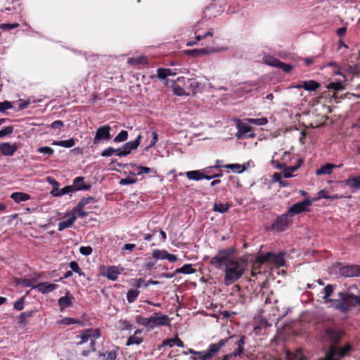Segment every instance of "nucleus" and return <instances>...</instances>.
Segmentation results:
<instances>
[{
	"instance_id": "1",
	"label": "nucleus",
	"mask_w": 360,
	"mask_h": 360,
	"mask_svg": "<svg viewBox=\"0 0 360 360\" xmlns=\"http://www.w3.org/2000/svg\"><path fill=\"white\" fill-rule=\"evenodd\" d=\"M210 264L224 272V283L229 285L244 274L247 267V262L241 257H233L229 250H219L211 259Z\"/></svg>"
},
{
	"instance_id": "2",
	"label": "nucleus",
	"mask_w": 360,
	"mask_h": 360,
	"mask_svg": "<svg viewBox=\"0 0 360 360\" xmlns=\"http://www.w3.org/2000/svg\"><path fill=\"white\" fill-rule=\"evenodd\" d=\"M343 332L332 328H326L324 332L323 339L330 343V350L323 360H339L340 358L347 355L351 350L350 345L347 344L343 347L336 345L343 335Z\"/></svg>"
},
{
	"instance_id": "3",
	"label": "nucleus",
	"mask_w": 360,
	"mask_h": 360,
	"mask_svg": "<svg viewBox=\"0 0 360 360\" xmlns=\"http://www.w3.org/2000/svg\"><path fill=\"white\" fill-rule=\"evenodd\" d=\"M356 306H360V296L349 292H339L338 298L331 300V307L343 314L348 313Z\"/></svg>"
},
{
	"instance_id": "4",
	"label": "nucleus",
	"mask_w": 360,
	"mask_h": 360,
	"mask_svg": "<svg viewBox=\"0 0 360 360\" xmlns=\"http://www.w3.org/2000/svg\"><path fill=\"white\" fill-rule=\"evenodd\" d=\"M101 335V333L99 328H88L80 331L79 334L76 336V338L79 340L77 344L78 345H82L89 342L91 347V349L83 350L81 354L82 356H86L90 353L96 351V340L99 338Z\"/></svg>"
},
{
	"instance_id": "5",
	"label": "nucleus",
	"mask_w": 360,
	"mask_h": 360,
	"mask_svg": "<svg viewBox=\"0 0 360 360\" xmlns=\"http://www.w3.org/2000/svg\"><path fill=\"white\" fill-rule=\"evenodd\" d=\"M136 323L148 328H154L157 326H167L169 323V319L167 315L160 313H153L148 318L137 316Z\"/></svg>"
},
{
	"instance_id": "6",
	"label": "nucleus",
	"mask_w": 360,
	"mask_h": 360,
	"mask_svg": "<svg viewBox=\"0 0 360 360\" xmlns=\"http://www.w3.org/2000/svg\"><path fill=\"white\" fill-rule=\"evenodd\" d=\"M285 252H280L278 254L273 252H268L259 257V260L262 263L270 262L277 267L283 266L285 265L284 255Z\"/></svg>"
},
{
	"instance_id": "7",
	"label": "nucleus",
	"mask_w": 360,
	"mask_h": 360,
	"mask_svg": "<svg viewBox=\"0 0 360 360\" xmlns=\"http://www.w3.org/2000/svg\"><path fill=\"white\" fill-rule=\"evenodd\" d=\"M226 342V340H221L218 343L210 345L207 350L202 351L199 353V359L207 360L211 359L219 352L220 348L225 345Z\"/></svg>"
},
{
	"instance_id": "8",
	"label": "nucleus",
	"mask_w": 360,
	"mask_h": 360,
	"mask_svg": "<svg viewBox=\"0 0 360 360\" xmlns=\"http://www.w3.org/2000/svg\"><path fill=\"white\" fill-rule=\"evenodd\" d=\"M110 129L111 127L109 125H104L98 127L94 138V143L98 144L101 141H108L110 139Z\"/></svg>"
},
{
	"instance_id": "9",
	"label": "nucleus",
	"mask_w": 360,
	"mask_h": 360,
	"mask_svg": "<svg viewBox=\"0 0 360 360\" xmlns=\"http://www.w3.org/2000/svg\"><path fill=\"white\" fill-rule=\"evenodd\" d=\"M311 205V200L309 199H305L303 201L298 202L294 205H292L288 209V213L290 216H294L295 214H300L302 212L306 211L307 207Z\"/></svg>"
},
{
	"instance_id": "10",
	"label": "nucleus",
	"mask_w": 360,
	"mask_h": 360,
	"mask_svg": "<svg viewBox=\"0 0 360 360\" xmlns=\"http://www.w3.org/2000/svg\"><path fill=\"white\" fill-rule=\"evenodd\" d=\"M289 217L288 213L281 215L272 224V228L278 231H284L290 223Z\"/></svg>"
},
{
	"instance_id": "11",
	"label": "nucleus",
	"mask_w": 360,
	"mask_h": 360,
	"mask_svg": "<svg viewBox=\"0 0 360 360\" xmlns=\"http://www.w3.org/2000/svg\"><path fill=\"white\" fill-rule=\"evenodd\" d=\"M340 274L344 277L360 276V266L357 265H347L340 269Z\"/></svg>"
},
{
	"instance_id": "12",
	"label": "nucleus",
	"mask_w": 360,
	"mask_h": 360,
	"mask_svg": "<svg viewBox=\"0 0 360 360\" xmlns=\"http://www.w3.org/2000/svg\"><path fill=\"white\" fill-rule=\"evenodd\" d=\"M141 139L142 136L139 134L135 140L125 143L122 147L123 153H120V157L127 156L131 150L136 149L140 144Z\"/></svg>"
},
{
	"instance_id": "13",
	"label": "nucleus",
	"mask_w": 360,
	"mask_h": 360,
	"mask_svg": "<svg viewBox=\"0 0 360 360\" xmlns=\"http://www.w3.org/2000/svg\"><path fill=\"white\" fill-rule=\"evenodd\" d=\"M238 133L236 134V137L238 139H242L245 137H254V135L250 133L252 131V127L242 122H238L237 124Z\"/></svg>"
},
{
	"instance_id": "14",
	"label": "nucleus",
	"mask_w": 360,
	"mask_h": 360,
	"mask_svg": "<svg viewBox=\"0 0 360 360\" xmlns=\"http://www.w3.org/2000/svg\"><path fill=\"white\" fill-rule=\"evenodd\" d=\"M237 345V349L230 354L224 356L223 360H229L233 356H240L244 350L245 337L240 336L235 343Z\"/></svg>"
},
{
	"instance_id": "15",
	"label": "nucleus",
	"mask_w": 360,
	"mask_h": 360,
	"mask_svg": "<svg viewBox=\"0 0 360 360\" xmlns=\"http://www.w3.org/2000/svg\"><path fill=\"white\" fill-rule=\"evenodd\" d=\"M36 289L42 294H47L56 290L58 287L55 283H50L48 282H44L37 284L35 286Z\"/></svg>"
},
{
	"instance_id": "16",
	"label": "nucleus",
	"mask_w": 360,
	"mask_h": 360,
	"mask_svg": "<svg viewBox=\"0 0 360 360\" xmlns=\"http://www.w3.org/2000/svg\"><path fill=\"white\" fill-rule=\"evenodd\" d=\"M121 271L119 268L115 266H108L103 271V276L111 281L117 280Z\"/></svg>"
},
{
	"instance_id": "17",
	"label": "nucleus",
	"mask_w": 360,
	"mask_h": 360,
	"mask_svg": "<svg viewBox=\"0 0 360 360\" xmlns=\"http://www.w3.org/2000/svg\"><path fill=\"white\" fill-rule=\"evenodd\" d=\"M17 150V146L14 144L6 142L0 144V153L6 156H12Z\"/></svg>"
},
{
	"instance_id": "18",
	"label": "nucleus",
	"mask_w": 360,
	"mask_h": 360,
	"mask_svg": "<svg viewBox=\"0 0 360 360\" xmlns=\"http://www.w3.org/2000/svg\"><path fill=\"white\" fill-rule=\"evenodd\" d=\"M278 155V153H275V154L273 156V158L276 159V160H274V162H276V167L281 169L286 166L288 161L290 159V153L288 151H284L283 153V155L281 158L282 162H281V163L278 162V158H277Z\"/></svg>"
},
{
	"instance_id": "19",
	"label": "nucleus",
	"mask_w": 360,
	"mask_h": 360,
	"mask_svg": "<svg viewBox=\"0 0 360 360\" xmlns=\"http://www.w3.org/2000/svg\"><path fill=\"white\" fill-rule=\"evenodd\" d=\"M184 85L186 86V89L188 90V92H189V94H195L201 86V84L195 79H187Z\"/></svg>"
},
{
	"instance_id": "20",
	"label": "nucleus",
	"mask_w": 360,
	"mask_h": 360,
	"mask_svg": "<svg viewBox=\"0 0 360 360\" xmlns=\"http://www.w3.org/2000/svg\"><path fill=\"white\" fill-rule=\"evenodd\" d=\"M75 191H88L91 188L90 185H85L84 183V177L77 176L73 181V186H72Z\"/></svg>"
},
{
	"instance_id": "21",
	"label": "nucleus",
	"mask_w": 360,
	"mask_h": 360,
	"mask_svg": "<svg viewBox=\"0 0 360 360\" xmlns=\"http://www.w3.org/2000/svg\"><path fill=\"white\" fill-rule=\"evenodd\" d=\"M75 191L74 188L72 186H65L64 188L60 189L58 188L54 187L51 191V194L53 196H62L65 194H69Z\"/></svg>"
},
{
	"instance_id": "22",
	"label": "nucleus",
	"mask_w": 360,
	"mask_h": 360,
	"mask_svg": "<svg viewBox=\"0 0 360 360\" xmlns=\"http://www.w3.org/2000/svg\"><path fill=\"white\" fill-rule=\"evenodd\" d=\"M335 167V165L330 163L326 164L321 166L319 169H316V174L317 176L330 174L332 173L333 169Z\"/></svg>"
},
{
	"instance_id": "23",
	"label": "nucleus",
	"mask_w": 360,
	"mask_h": 360,
	"mask_svg": "<svg viewBox=\"0 0 360 360\" xmlns=\"http://www.w3.org/2000/svg\"><path fill=\"white\" fill-rule=\"evenodd\" d=\"M11 198L15 202L19 203L30 200V196L25 193L15 192L11 195Z\"/></svg>"
},
{
	"instance_id": "24",
	"label": "nucleus",
	"mask_w": 360,
	"mask_h": 360,
	"mask_svg": "<svg viewBox=\"0 0 360 360\" xmlns=\"http://www.w3.org/2000/svg\"><path fill=\"white\" fill-rule=\"evenodd\" d=\"M76 219L77 215H71L68 219L59 222L58 224V231H61L65 229L71 227Z\"/></svg>"
},
{
	"instance_id": "25",
	"label": "nucleus",
	"mask_w": 360,
	"mask_h": 360,
	"mask_svg": "<svg viewBox=\"0 0 360 360\" xmlns=\"http://www.w3.org/2000/svg\"><path fill=\"white\" fill-rule=\"evenodd\" d=\"M141 330H136L134 335H131L128 340H127V345H140L142 341H143V339L142 338L138 336V335L141 334Z\"/></svg>"
},
{
	"instance_id": "26",
	"label": "nucleus",
	"mask_w": 360,
	"mask_h": 360,
	"mask_svg": "<svg viewBox=\"0 0 360 360\" xmlns=\"http://www.w3.org/2000/svg\"><path fill=\"white\" fill-rule=\"evenodd\" d=\"M302 86L306 91H316L317 89H319L320 86V84H319V83H318L314 80H309V81L302 82Z\"/></svg>"
},
{
	"instance_id": "27",
	"label": "nucleus",
	"mask_w": 360,
	"mask_h": 360,
	"mask_svg": "<svg viewBox=\"0 0 360 360\" xmlns=\"http://www.w3.org/2000/svg\"><path fill=\"white\" fill-rule=\"evenodd\" d=\"M345 182L351 188L355 190L360 188V176L349 178Z\"/></svg>"
},
{
	"instance_id": "28",
	"label": "nucleus",
	"mask_w": 360,
	"mask_h": 360,
	"mask_svg": "<svg viewBox=\"0 0 360 360\" xmlns=\"http://www.w3.org/2000/svg\"><path fill=\"white\" fill-rule=\"evenodd\" d=\"M186 176L190 180L200 181L202 179V170H193L185 173Z\"/></svg>"
},
{
	"instance_id": "29",
	"label": "nucleus",
	"mask_w": 360,
	"mask_h": 360,
	"mask_svg": "<svg viewBox=\"0 0 360 360\" xmlns=\"http://www.w3.org/2000/svg\"><path fill=\"white\" fill-rule=\"evenodd\" d=\"M285 358L287 360H307L300 350H297L295 353L287 352Z\"/></svg>"
},
{
	"instance_id": "30",
	"label": "nucleus",
	"mask_w": 360,
	"mask_h": 360,
	"mask_svg": "<svg viewBox=\"0 0 360 360\" xmlns=\"http://www.w3.org/2000/svg\"><path fill=\"white\" fill-rule=\"evenodd\" d=\"M136 174L137 175H141L143 174H149L151 176H155L157 175V172L153 168L139 166L137 169Z\"/></svg>"
},
{
	"instance_id": "31",
	"label": "nucleus",
	"mask_w": 360,
	"mask_h": 360,
	"mask_svg": "<svg viewBox=\"0 0 360 360\" xmlns=\"http://www.w3.org/2000/svg\"><path fill=\"white\" fill-rule=\"evenodd\" d=\"M53 146H58L64 148H71L75 145V141L73 139H70L65 141H54L52 143Z\"/></svg>"
},
{
	"instance_id": "32",
	"label": "nucleus",
	"mask_w": 360,
	"mask_h": 360,
	"mask_svg": "<svg viewBox=\"0 0 360 360\" xmlns=\"http://www.w3.org/2000/svg\"><path fill=\"white\" fill-rule=\"evenodd\" d=\"M231 207V205L223 202H215L213 207V210L219 213L226 212Z\"/></svg>"
},
{
	"instance_id": "33",
	"label": "nucleus",
	"mask_w": 360,
	"mask_h": 360,
	"mask_svg": "<svg viewBox=\"0 0 360 360\" xmlns=\"http://www.w3.org/2000/svg\"><path fill=\"white\" fill-rule=\"evenodd\" d=\"M172 91L175 95L179 96L189 95V92L187 91L186 87L183 88L176 84H173Z\"/></svg>"
},
{
	"instance_id": "34",
	"label": "nucleus",
	"mask_w": 360,
	"mask_h": 360,
	"mask_svg": "<svg viewBox=\"0 0 360 360\" xmlns=\"http://www.w3.org/2000/svg\"><path fill=\"white\" fill-rule=\"evenodd\" d=\"M195 272V270L192 267V264H184L181 268L176 269L175 270V274H191Z\"/></svg>"
},
{
	"instance_id": "35",
	"label": "nucleus",
	"mask_w": 360,
	"mask_h": 360,
	"mask_svg": "<svg viewBox=\"0 0 360 360\" xmlns=\"http://www.w3.org/2000/svg\"><path fill=\"white\" fill-rule=\"evenodd\" d=\"M323 290H324L325 295L323 298L325 302H326V303L330 302L331 304V300H334V299H330L329 297L333 292V290H334L333 286L330 284H328L324 288Z\"/></svg>"
},
{
	"instance_id": "36",
	"label": "nucleus",
	"mask_w": 360,
	"mask_h": 360,
	"mask_svg": "<svg viewBox=\"0 0 360 360\" xmlns=\"http://www.w3.org/2000/svg\"><path fill=\"white\" fill-rule=\"evenodd\" d=\"M217 51L218 50H216L212 48H204V49H194V50L191 51L190 52L192 53L193 56H198V55H204V54L214 53Z\"/></svg>"
},
{
	"instance_id": "37",
	"label": "nucleus",
	"mask_w": 360,
	"mask_h": 360,
	"mask_svg": "<svg viewBox=\"0 0 360 360\" xmlns=\"http://www.w3.org/2000/svg\"><path fill=\"white\" fill-rule=\"evenodd\" d=\"M225 168L230 169L233 172L242 173L245 170V167L240 164H229L224 166Z\"/></svg>"
},
{
	"instance_id": "38",
	"label": "nucleus",
	"mask_w": 360,
	"mask_h": 360,
	"mask_svg": "<svg viewBox=\"0 0 360 360\" xmlns=\"http://www.w3.org/2000/svg\"><path fill=\"white\" fill-rule=\"evenodd\" d=\"M168 252L165 250H154L152 256L156 259H166Z\"/></svg>"
},
{
	"instance_id": "39",
	"label": "nucleus",
	"mask_w": 360,
	"mask_h": 360,
	"mask_svg": "<svg viewBox=\"0 0 360 360\" xmlns=\"http://www.w3.org/2000/svg\"><path fill=\"white\" fill-rule=\"evenodd\" d=\"M72 304L71 299L68 296H63L58 299V305L60 309L69 307Z\"/></svg>"
},
{
	"instance_id": "40",
	"label": "nucleus",
	"mask_w": 360,
	"mask_h": 360,
	"mask_svg": "<svg viewBox=\"0 0 360 360\" xmlns=\"http://www.w3.org/2000/svg\"><path fill=\"white\" fill-rule=\"evenodd\" d=\"M139 295L138 290L131 289L127 293V299L129 303L134 302Z\"/></svg>"
},
{
	"instance_id": "41",
	"label": "nucleus",
	"mask_w": 360,
	"mask_h": 360,
	"mask_svg": "<svg viewBox=\"0 0 360 360\" xmlns=\"http://www.w3.org/2000/svg\"><path fill=\"white\" fill-rule=\"evenodd\" d=\"M79 207V204H77L72 210V215L77 214L78 217H80L82 218H84L88 215V213L84 211V207H82L81 208Z\"/></svg>"
},
{
	"instance_id": "42",
	"label": "nucleus",
	"mask_w": 360,
	"mask_h": 360,
	"mask_svg": "<svg viewBox=\"0 0 360 360\" xmlns=\"http://www.w3.org/2000/svg\"><path fill=\"white\" fill-rule=\"evenodd\" d=\"M128 138V132L125 130H122L113 139L115 143H121L125 141Z\"/></svg>"
},
{
	"instance_id": "43",
	"label": "nucleus",
	"mask_w": 360,
	"mask_h": 360,
	"mask_svg": "<svg viewBox=\"0 0 360 360\" xmlns=\"http://www.w3.org/2000/svg\"><path fill=\"white\" fill-rule=\"evenodd\" d=\"M20 284L25 287H30L32 289H36V279H21L19 282Z\"/></svg>"
},
{
	"instance_id": "44",
	"label": "nucleus",
	"mask_w": 360,
	"mask_h": 360,
	"mask_svg": "<svg viewBox=\"0 0 360 360\" xmlns=\"http://www.w3.org/2000/svg\"><path fill=\"white\" fill-rule=\"evenodd\" d=\"M248 122L252 124H255L257 126H263V125H265L268 122V120L266 117L250 118V119H248Z\"/></svg>"
},
{
	"instance_id": "45",
	"label": "nucleus",
	"mask_w": 360,
	"mask_h": 360,
	"mask_svg": "<svg viewBox=\"0 0 360 360\" xmlns=\"http://www.w3.org/2000/svg\"><path fill=\"white\" fill-rule=\"evenodd\" d=\"M96 200L94 197L83 198L79 202V209L82 207H86L87 205L94 203Z\"/></svg>"
},
{
	"instance_id": "46",
	"label": "nucleus",
	"mask_w": 360,
	"mask_h": 360,
	"mask_svg": "<svg viewBox=\"0 0 360 360\" xmlns=\"http://www.w3.org/2000/svg\"><path fill=\"white\" fill-rule=\"evenodd\" d=\"M137 181V179L135 176H127L124 179H121L120 184L121 185H129L135 184Z\"/></svg>"
},
{
	"instance_id": "47",
	"label": "nucleus",
	"mask_w": 360,
	"mask_h": 360,
	"mask_svg": "<svg viewBox=\"0 0 360 360\" xmlns=\"http://www.w3.org/2000/svg\"><path fill=\"white\" fill-rule=\"evenodd\" d=\"M70 267L72 271H74V272L78 274L79 276L84 275V273L82 271L80 267L79 266L78 264L75 261H72L70 263Z\"/></svg>"
},
{
	"instance_id": "48",
	"label": "nucleus",
	"mask_w": 360,
	"mask_h": 360,
	"mask_svg": "<svg viewBox=\"0 0 360 360\" xmlns=\"http://www.w3.org/2000/svg\"><path fill=\"white\" fill-rule=\"evenodd\" d=\"M277 63H276V65H278V68H281V70H283V72H290L292 69V66L290 64H287V63H284L283 62H276Z\"/></svg>"
},
{
	"instance_id": "49",
	"label": "nucleus",
	"mask_w": 360,
	"mask_h": 360,
	"mask_svg": "<svg viewBox=\"0 0 360 360\" xmlns=\"http://www.w3.org/2000/svg\"><path fill=\"white\" fill-rule=\"evenodd\" d=\"M175 343L176 342L174 341V338L166 339L162 342V344L160 346H158V349H161L162 347L166 346L172 347L175 345Z\"/></svg>"
},
{
	"instance_id": "50",
	"label": "nucleus",
	"mask_w": 360,
	"mask_h": 360,
	"mask_svg": "<svg viewBox=\"0 0 360 360\" xmlns=\"http://www.w3.org/2000/svg\"><path fill=\"white\" fill-rule=\"evenodd\" d=\"M37 151L47 155H52L54 153L53 149L48 146L40 147L37 149Z\"/></svg>"
},
{
	"instance_id": "51",
	"label": "nucleus",
	"mask_w": 360,
	"mask_h": 360,
	"mask_svg": "<svg viewBox=\"0 0 360 360\" xmlns=\"http://www.w3.org/2000/svg\"><path fill=\"white\" fill-rule=\"evenodd\" d=\"M19 26V24L15 23H2L0 24V28L4 30H10L16 28Z\"/></svg>"
},
{
	"instance_id": "52",
	"label": "nucleus",
	"mask_w": 360,
	"mask_h": 360,
	"mask_svg": "<svg viewBox=\"0 0 360 360\" xmlns=\"http://www.w3.org/2000/svg\"><path fill=\"white\" fill-rule=\"evenodd\" d=\"M321 198L324 199H335L336 198V195L334 196H330L328 195V193L325 190H321L318 193V197L316 198V200H319Z\"/></svg>"
},
{
	"instance_id": "53",
	"label": "nucleus",
	"mask_w": 360,
	"mask_h": 360,
	"mask_svg": "<svg viewBox=\"0 0 360 360\" xmlns=\"http://www.w3.org/2000/svg\"><path fill=\"white\" fill-rule=\"evenodd\" d=\"M13 131V127H12V126L6 127L4 129H2L1 130H0V138H2L7 135H9V134H12Z\"/></svg>"
},
{
	"instance_id": "54",
	"label": "nucleus",
	"mask_w": 360,
	"mask_h": 360,
	"mask_svg": "<svg viewBox=\"0 0 360 360\" xmlns=\"http://www.w3.org/2000/svg\"><path fill=\"white\" fill-rule=\"evenodd\" d=\"M144 60V57L129 58L127 63L129 65H137L142 63Z\"/></svg>"
},
{
	"instance_id": "55",
	"label": "nucleus",
	"mask_w": 360,
	"mask_h": 360,
	"mask_svg": "<svg viewBox=\"0 0 360 360\" xmlns=\"http://www.w3.org/2000/svg\"><path fill=\"white\" fill-rule=\"evenodd\" d=\"M92 251V248L90 246H82L79 248V252L84 256L90 255Z\"/></svg>"
},
{
	"instance_id": "56",
	"label": "nucleus",
	"mask_w": 360,
	"mask_h": 360,
	"mask_svg": "<svg viewBox=\"0 0 360 360\" xmlns=\"http://www.w3.org/2000/svg\"><path fill=\"white\" fill-rule=\"evenodd\" d=\"M61 323L65 324V325H70V324H75V323H80V321L78 320H76L73 318H65L60 321Z\"/></svg>"
},
{
	"instance_id": "57",
	"label": "nucleus",
	"mask_w": 360,
	"mask_h": 360,
	"mask_svg": "<svg viewBox=\"0 0 360 360\" xmlns=\"http://www.w3.org/2000/svg\"><path fill=\"white\" fill-rule=\"evenodd\" d=\"M328 88L338 91L342 89L343 86L340 82H330L328 85Z\"/></svg>"
},
{
	"instance_id": "58",
	"label": "nucleus",
	"mask_w": 360,
	"mask_h": 360,
	"mask_svg": "<svg viewBox=\"0 0 360 360\" xmlns=\"http://www.w3.org/2000/svg\"><path fill=\"white\" fill-rule=\"evenodd\" d=\"M12 108V105L9 101L0 102V112H3L6 110Z\"/></svg>"
},
{
	"instance_id": "59",
	"label": "nucleus",
	"mask_w": 360,
	"mask_h": 360,
	"mask_svg": "<svg viewBox=\"0 0 360 360\" xmlns=\"http://www.w3.org/2000/svg\"><path fill=\"white\" fill-rule=\"evenodd\" d=\"M151 136H152V139H151L150 145L148 146V148L154 147L158 140V134L156 131H152Z\"/></svg>"
},
{
	"instance_id": "60",
	"label": "nucleus",
	"mask_w": 360,
	"mask_h": 360,
	"mask_svg": "<svg viewBox=\"0 0 360 360\" xmlns=\"http://www.w3.org/2000/svg\"><path fill=\"white\" fill-rule=\"evenodd\" d=\"M103 356L105 357V360H116L117 353L116 352L111 351L103 354Z\"/></svg>"
},
{
	"instance_id": "61",
	"label": "nucleus",
	"mask_w": 360,
	"mask_h": 360,
	"mask_svg": "<svg viewBox=\"0 0 360 360\" xmlns=\"http://www.w3.org/2000/svg\"><path fill=\"white\" fill-rule=\"evenodd\" d=\"M115 153V149L112 147H109L106 149H105L104 150H103V152L101 153V155L103 157H110L111 155H112Z\"/></svg>"
},
{
	"instance_id": "62",
	"label": "nucleus",
	"mask_w": 360,
	"mask_h": 360,
	"mask_svg": "<svg viewBox=\"0 0 360 360\" xmlns=\"http://www.w3.org/2000/svg\"><path fill=\"white\" fill-rule=\"evenodd\" d=\"M24 307V298L22 297L14 303V308L16 310L20 311Z\"/></svg>"
},
{
	"instance_id": "63",
	"label": "nucleus",
	"mask_w": 360,
	"mask_h": 360,
	"mask_svg": "<svg viewBox=\"0 0 360 360\" xmlns=\"http://www.w3.org/2000/svg\"><path fill=\"white\" fill-rule=\"evenodd\" d=\"M239 89L241 90V91L243 94L250 93L252 90V89L251 88V85L247 84H245L244 86L240 87Z\"/></svg>"
},
{
	"instance_id": "64",
	"label": "nucleus",
	"mask_w": 360,
	"mask_h": 360,
	"mask_svg": "<svg viewBox=\"0 0 360 360\" xmlns=\"http://www.w3.org/2000/svg\"><path fill=\"white\" fill-rule=\"evenodd\" d=\"M63 126V122L61 120H56L51 123V127L53 129H60Z\"/></svg>"
}]
</instances>
